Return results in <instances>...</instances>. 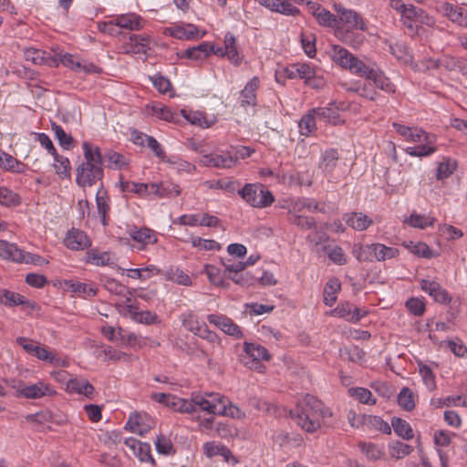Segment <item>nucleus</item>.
<instances>
[{"instance_id": "obj_1", "label": "nucleus", "mask_w": 467, "mask_h": 467, "mask_svg": "<svg viewBox=\"0 0 467 467\" xmlns=\"http://www.w3.org/2000/svg\"><path fill=\"white\" fill-rule=\"evenodd\" d=\"M291 418L304 431L313 433L322 427L330 426L333 413L321 400L306 394L298 400L295 410L290 411Z\"/></svg>"}, {"instance_id": "obj_2", "label": "nucleus", "mask_w": 467, "mask_h": 467, "mask_svg": "<svg viewBox=\"0 0 467 467\" xmlns=\"http://www.w3.org/2000/svg\"><path fill=\"white\" fill-rule=\"evenodd\" d=\"M335 10L338 15V24H344L347 27L337 26L336 36L345 44L358 47L364 41V36L360 34H355L354 30L366 31L367 25L362 16L352 9H347L340 5H335Z\"/></svg>"}, {"instance_id": "obj_3", "label": "nucleus", "mask_w": 467, "mask_h": 467, "mask_svg": "<svg viewBox=\"0 0 467 467\" xmlns=\"http://www.w3.org/2000/svg\"><path fill=\"white\" fill-rule=\"evenodd\" d=\"M190 402L192 406V412L199 408L213 415L227 416L234 419L244 416V413L237 406L219 393L206 392L203 395H196L190 400Z\"/></svg>"}, {"instance_id": "obj_4", "label": "nucleus", "mask_w": 467, "mask_h": 467, "mask_svg": "<svg viewBox=\"0 0 467 467\" xmlns=\"http://www.w3.org/2000/svg\"><path fill=\"white\" fill-rule=\"evenodd\" d=\"M392 126L407 141L422 143L418 146L406 148L405 152L408 155L421 158L436 152L437 147L434 145L436 142V135L430 134L418 127H409L396 122H394Z\"/></svg>"}, {"instance_id": "obj_5", "label": "nucleus", "mask_w": 467, "mask_h": 467, "mask_svg": "<svg viewBox=\"0 0 467 467\" xmlns=\"http://www.w3.org/2000/svg\"><path fill=\"white\" fill-rule=\"evenodd\" d=\"M329 57L333 62L351 73L365 78L367 80L370 78L376 67L365 64L345 47L335 45L332 47Z\"/></svg>"}, {"instance_id": "obj_6", "label": "nucleus", "mask_w": 467, "mask_h": 467, "mask_svg": "<svg viewBox=\"0 0 467 467\" xmlns=\"http://www.w3.org/2000/svg\"><path fill=\"white\" fill-rule=\"evenodd\" d=\"M52 51L53 60H49V67H57L59 64H62L78 74H100L102 71V69L95 64L82 62L72 54L63 52L58 48L53 49Z\"/></svg>"}, {"instance_id": "obj_7", "label": "nucleus", "mask_w": 467, "mask_h": 467, "mask_svg": "<svg viewBox=\"0 0 467 467\" xmlns=\"http://www.w3.org/2000/svg\"><path fill=\"white\" fill-rule=\"evenodd\" d=\"M238 194L246 203L254 208L268 207L275 201L271 192L260 183H246L238 190Z\"/></svg>"}, {"instance_id": "obj_8", "label": "nucleus", "mask_w": 467, "mask_h": 467, "mask_svg": "<svg viewBox=\"0 0 467 467\" xmlns=\"http://www.w3.org/2000/svg\"><path fill=\"white\" fill-rule=\"evenodd\" d=\"M182 326L190 332L207 340L212 344H220L221 340L218 335L211 331L206 323L201 320L197 315L192 311L185 312L181 316Z\"/></svg>"}, {"instance_id": "obj_9", "label": "nucleus", "mask_w": 467, "mask_h": 467, "mask_svg": "<svg viewBox=\"0 0 467 467\" xmlns=\"http://www.w3.org/2000/svg\"><path fill=\"white\" fill-rule=\"evenodd\" d=\"M201 163L207 167L217 169H231L234 168L237 161V153L233 150H216L208 154H204L201 158Z\"/></svg>"}, {"instance_id": "obj_10", "label": "nucleus", "mask_w": 467, "mask_h": 467, "mask_svg": "<svg viewBox=\"0 0 467 467\" xmlns=\"http://www.w3.org/2000/svg\"><path fill=\"white\" fill-rule=\"evenodd\" d=\"M18 397L30 400H36L45 396H53L56 394L53 387L44 381H38L35 384L26 385L22 381L13 385Z\"/></svg>"}, {"instance_id": "obj_11", "label": "nucleus", "mask_w": 467, "mask_h": 467, "mask_svg": "<svg viewBox=\"0 0 467 467\" xmlns=\"http://www.w3.org/2000/svg\"><path fill=\"white\" fill-rule=\"evenodd\" d=\"M103 178L102 167L99 164L81 163L77 168L76 182L82 188L91 187Z\"/></svg>"}, {"instance_id": "obj_12", "label": "nucleus", "mask_w": 467, "mask_h": 467, "mask_svg": "<svg viewBox=\"0 0 467 467\" xmlns=\"http://www.w3.org/2000/svg\"><path fill=\"white\" fill-rule=\"evenodd\" d=\"M150 38L148 35H132L130 39L120 47L123 54H143L146 55L150 49Z\"/></svg>"}, {"instance_id": "obj_13", "label": "nucleus", "mask_w": 467, "mask_h": 467, "mask_svg": "<svg viewBox=\"0 0 467 467\" xmlns=\"http://www.w3.org/2000/svg\"><path fill=\"white\" fill-rule=\"evenodd\" d=\"M207 320L210 324L215 326L229 336L235 338L243 337V332L240 327L226 316L211 314L207 316Z\"/></svg>"}, {"instance_id": "obj_14", "label": "nucleus", "mask_w": 467, "mask_h": 467, "mask_svg": "<svg viewBox=\"0 0 467 467\" xmlns=\"http://www.w3.org/2000/svg\"><path fill=\"white\" fill-rule=\"evenodd\" d=\"M244 350L246 354V357L251 358V361L244 360V365L252 368L254 365L255 368H261L262 366L258 364V361L265 360L268 361L271 358V355L268 350L262 345L256 343H248L245 342L244 345Z\"/></svg>"}, {"instance_id": "obj_15", "label": "nucleus", "mask_w": 467, "mask_h": 467, "mask_svg": "<svg viewBox=\"0 0 467 467\" xmlns=\"http://www.w3.org/2000/svg\"><path fill=\"white\" fill-rule=\"evenodd\" d=\"M114 26L133 31L141 29L143 22L138 15L132 13L118 16L114 20L105 25V30L112 32Z\"/></svg>"}, {"instance_id": "obj_16", "label": "nucleus", "mask_w": 467, "mask_h": 467, "mask_svg": "<svg viewBox=\"0 0 467 467\" xmlns=\"http://www.w3.org/2000/svg\"><path fill=\"white\" fill-rule=\"evenodd\" d=\"M260 5L265 6L271 11L285 15L296 16L299 13L297 7L290 3V0H255ZM296 4H302L305 0H293Z\"/></svg>"}, {"instance_id": "obj_17", "label": "nucleus", "mask_w": 467, "mask_h": 467, "mask_svg": "<svg viewBox=\"0 0 467 467\" xmlns=\"http://www.w3.org/2000/svg\"><path fill=\"white\" fill-rule=\"evenodd\" d=\"M420 288L431 296L436 302L441 304H449L451 297L448 292L436 281L421 279Z\"/></svg>"}, {"instance_id": "obj_18", "label": "nucleus", "mask_w": 467, "mask_h": 467, "mask_svg": "<svg viewBox=\"0 0 467 467\" xmlns=\"http://www.w3.org/2000/svg\"><path fill=\"white\" fill-rule=\"evenodd\" d=\"M124 444L132 451V453L141 462H150L155 465V460L150 452V445L146 442H141L135 438H127Z\"/></svg>"}, {"instance_id": "obj_19", "label": "nucleus", "mask_w": 467, "mask_h": 467, "mask_svg": "<svg viewBox=\"0 0 467 467\" xmlns=\"http://www.w3.org/2000/svg\"><path fill=\"white\" fill-rule=\"evenodd\" d=\"M443 15L452 23L460 26L467 27V9L454 5L451 3H443L441 6Z\"/></svg>"}, {"instance_id": "obj_20", "label": "nucleus", "mask_w": 467, "mask_h": 467, "mask_svg": "<svg viewBox=\"0 0 467 467\" xmlns=\"http://www.w3.org/2000/svg\"><path fill=\"white\" fill-rule=\"evenodd\" d=\"M65 245L71 250H84L90 246V240L88 235L78 229L68 231L65 240Z\"/></svg>"}, {"instance_id": "obj_21", "label": "nucleus", "mask_w": 467, "mask_h": 467, "mask_svg": "<svg viewBox=\"0 0 467 467\" xmlns=\"http://www.w3.org/2000/svg\"><path fill=\"white\" fill-rule=\"evenodd\" d=\"M316 74V69L309 64L306 63H296L292 64L285 69V75L288 78H300L304 79L305 83L309 79L313 78Z\"/></svg>"}, {"instance_id": "obj_22", "label": "nucleus", "mask_w": 467, "mask_h": 467, "mask_svg": "<svg viewBox=\"0 0 467 467\" xmlns=\"http://www.w3.org/2000/svg\"><path fill=\"white\" fill-rule=\"evenodd\" d=\"M197 27L192 24L173 25L163 29L165 36H170L177 39H192L197 35Z\"/></svg>"}, {"instance_id": "obj_23", "label": "nucleus", "mask_w": 467, "mask_h": 467, "mask_svg": "<svg viewBox=\"0 0 467 467\" xmlns=\"http://www.w3.org/2000/svg\"><path fill=\"white\" fill-rule=\"evenodd\" d=\"M0 301L8 306H24L31 309L36 306L34 302L26 299L24 296L6 289L0 290Z\"/></svg>"}, {"instance_id": "obj_24", "label": "nucleus", "mask_w": 467, "mask_h": 467, "mask_svg": "<svg viewBox=\"0 0 467 467\" xmlns=\"http://www.w3.org/2000/svg\"><path fill=\"white\" fill-rule=\"evenodd\" d=\"M66 390L69 393H78L91 399L94 396V387L85 379L73 378L67 383Z\"/></svg>"}, {"instance_id": "obj_25", "label": "nucleus", "mask_w": 467, "mask_h": 467, "mask_svg": "<svg viewBox=\"0 0 467 467\" xmlns=\"http://www.w3.org/2000/svg\"><path fill=\"white\" fill-rule=\"evenodd\" d=\"M128 234L133 241L141 244L143 246L153 244L157 242L154 232L146 227L139 228L137 226H131L129 228Z\"/></svg>"}, {"instance_id": "obj_26", "label": "nucleus", "mask_w": 467, "mask_h": 467, "mask_svg": "<svg viewBox=\"0 0 467 467\" xmlns=\"http://www.w3.org/2000/svg\"><path fill=\"white\" fill-rule=\"evenodd\" d=\"M260 80L254 77L241 91V106H254L256 103V90L259 88Z\"/></svg>"}, {"instance_id": "obj_27", "label": "nucleus", "mask_w": 467, "mask_h": 467, "mask_svg": "<svg viewBox=\"0 0 467 467\" xmlns=\"http://www.w3.org/2000/svg\"><path fill=\"white\" fill-rule=\"evenodd\" d=\"M441 67L449 71H458L462 75H467V61L462 57H456L445 55L440 58Z\"/></svg>"}, {"instance_id": "obj_28", "label": "nucleus", "mask_w": 467, "mask_h": 467, "mask_svg": "<svg viewBox=\"0 0 467 467\" xmlns=\"http://www.w3.org/2000/svg\"><path fill=\"white\" fill-rule=\"evenodd\" d=\"M346 223L356 231H365L372 223L373 221L363 213H352L345 215Z\"/></svg>"}, {"instance_id": "obj_29", "label": "nucleus", "mask_w": 467, "mask_h": 467, "mask_svg": "<svg viewBox=\"0 0 467 467\" xmlns=\"http://www.w3.org/2000/svg\"><path fill=\"white\" fill-rule=\"evenodd\" d=\"M0 168L11 172L24 173L26 171V165L1 150Z\"/></svg>"}, {"instance_id": "obj_30", "label": "nucleus", "mask_w": 467, "mask_h": 467, "mask_svg": "<svg viewBox=\"0 0 467 467\" xmlns=\"http://www.w3.org/2000/svg\"><path fill=\"white\" fill-rule=\"evenodd\" d=\"M339 159L337 150L334 149L327 150L321 156L319 169L326 174L329 175L336 168Z\"/></svg>"}, {"instance_id": "obj_31", "label": "nucleus", "mask_w": 467, "mask_h": 467, "mask_svg": "<svg viewBox=\"0 0 467 467\" xmlns=\"http://www.w3.org/2000/svg\"><path fill=\"white\" fill-rule=\"evenodd\" d=\"M400 251L395 247L387 246L383 244H373V258L374 261H386L395 258L399 255Z\"/></svg>"}, {"instance_id": "obj_32", "label": "nucleus", "mask_w": 467, "mask_h": 467, "mask_svg": "<svg viewBox=\"0 0 467 467\" xmlns=\"http://www.w3.org/2000/svg\"><path fill=\"white\" fill-rule=\"evenodd\" d=\"M368 80H372L377 88L387 93H394L396 91L395 85L378 67L375 68Z\"/></svg>"}, {"instance_id": "obj_33", "label": "nucleus", "mask_w": 467, "mask_h": 467, "mask_svg": "<svg viewBox=\"0 0 467 467\" xmlns=\"http://www.w3.org/2000/svg\"><path fill=\"white\" fill-rule=\"evenodd\" d=\"M389 454L392 459L401 460L413 451V447L400 441H393L388 445Z\"/></svg>"}, {"instance_id": "obj_34", "label": "nucleus", "mask_w": 467, "mask_h": 467, "mask_svg": "<svg viewBox=\"0 0 467 467\" xmlns=\"http://www.w3.org/2000/svg\"><path fill=\"white\" fill-rule=\"evenodd\" d=\"M287 216L288 221L291 223L300 227L301 229H316V221L313 217L301 215L300 212H293L291 209H288Z\"/></svg>"}, {"instance_id": "obj_35", "label": "nucleus", "mask_w": 467, "mask_h": 467, "mask_svg": "<svg viewBox=\"0 0 467 467\" xmlns=\"http://www.w3.org/2000/svg\"><path fill=\"white\" fill-rule=\"evenodd\" d=\"M163 275L167 280L178 285L185 286H191L192 285L191 277L179 267L171 266Z\"/></svg>"}, {"instance_id": "obj_36", "label": "nucleus", "mask_w": 467, "mask_h": 467, "mask_svg": "<svg viewBox=\"0 0 467 467\" xmlns=\"http://www.w3.org/2000/svg\"><path fill=\"white\" fill-rule=\"evenodd\" d=\"M224 49L228 59L234 65L239 66L241 64L242 57L237 51L235 37L231 33H226L224 36Z\"/></svg>"}, {"instance_id": "obj_37", "label": "nucleus", "mask_w": 467, "mask_h": 467, "mask_svg": "<svg viewBox=\"0 0 467 467\" xmlns=\"http://www.w3.org/2000/svg\"><path fill=\"white\" fill-rule=\"evenodd\" d=\"M288 209L293 210V212L300 213H302L304 210H307L311 213L323 212V209L320 208L319 203L316 200L310 198L295 200L291 202Z\"/></svg>"}, {"instance_id": "obj_38", "label": "nucleus", "mask_w": 467, "mask_h": 467, "mask_svg": "<svg viewBox=\"0 0 467 467\" xmlns=\"http://www.w3.org/2000/svg\"><path fill=\"white\" fill-rule=\"evenodd\" d=\"M26 60L31 61L36 65H47L49 66V60H53V55L47 54V52L36 49L27 48L24 52Z\"/></svg>"}, {"instance_id": "obj_39", "label": "nucleus", "mask_w": 467, "mask_h": 467, "mask_svg": "<svg viewBox=\"0 0 467 467\" xmlns=\"http://www.w3.org/2000/svg\"><path fill=\"white\" fill-rule=\"evenodd\" d=\"M341 288V284L338 279L332 278L327 281L324 288V303L331 306L337 298V293Z\"/></svg>"}, {"instance_id": "obj_40", "label": "nucleus", "mask_w": 467, "mask_h": 467, "mask_svg": "<svg viewBox=\"0 0 467 467\" xmlns=\"http://www.w3.org/2000/svg\"><path fill=\"white\" fill-rule=\"evenodd\" d=\"M82 148L85 157V161L83 163L102 165V156L98 146H95L88 141H84Z\"/></svg>"}, {"instance_id": "obj_41", "label": "nucleus", "mask_w": 467, "mask_h": 467, "mask_svg": "<svg viewBox=\"0 0 467 467\" xmlns=\"http://www.w3.org/2000/svg\"><path fill=\"white\" fill-rule=\"evenodd\" d=\"M316 117V112H313V109L302 116L298 122L301 135L308 137L317 130Z\"/></svg>"}, {"instance_id": "obj_42", "label": "nucleus", "mask_w": 467, "mask_h": 467, "mask_svg": "<svg viewBox=\"0 0 467 467\" xmlns=\"http://www.w3.org/2000/svg\"><path fill=\"white\" fill-rule=\"evenodd\" d=\"M435 222L436 219L432 216L420 215L416 213H412L409 217L404 219V223L419 229H425L427 227L432 226Z\"/></svg>"}, {"instance_id": "obj_43", "label": "nucleus", "mask_w": 467, "mask_h": 467, "mask_svg": "<svg viewBox=\"0 0 467 467\" xmlns=\"http://www.w3.org/2000/svg\"><path fill=\"white\" fill-rule=\"evenodd\" d=\"M394 432L400 438L410 441L414 437L413 430L410 423L400 418H393L391 426Z\"/></svg>"}, {"instance_id": "obj_44", "label": "nucleus", "mask_w": 467, "mask_h": 467, "mask_svg": "<svg viewBox=\"0 0 467 467\" xmlns=\"http://www.w3.org/2000/svg\"><path fill=\"white\" fill-rule=\"evenodd\" d=\"M96 203L98 213L101 218V223L103 225L108 224V214L110 211L109 198L106 195V192L99 189L96 194Z\"/></svg>"}, {"instance_id": "obj_45", "label": "nucleus", "mask_w": 467, "mask_h": 467, "mask_svg": "<svg viewBox=\"0 0 467 467\" xmlns=\"http://www.w3.org/2000/svg\"><path fill=\"white\" fill-rule=\"evenodd\" d=\"M22 250L16 244L0 240V257L17 263Z\"/></svg>"}, {"instance_id": "obj_46", "label": "nucleus", "mask_w": 467, "mask_h": 467, "mask_svg": "<svg viewBox=\"0 0 467 467\" xmlns=\"http://www.w3.org/2000/svg\"><path fill=\"white\" fill-rule=\"evenodd\" d=\"M66 285L71 292L83 297H92L97 295V288L91 284L68 281L66 282Z\"/></svg>"}, {"instance_id": "obj_47", "label": "nucleus", "mask_w": 467, "mask_h": 467, "mask_svg": "<svg viewBox=\"0 0 467 467\" xmlns=\"http://www.w3.org/2000/svg\"><path fill=\"white\" fill-rule=\"evenodd\" d=\"M403 246L407 248L413 254L423 257V258H431L436 254L432 253L428 244L421 242L414 243L412 241L404 242Z\"/></svg>"}, {"instance_id": "obj_48", "label": "nucleus", "mask_w": 467, "mask_h": 467, "mask_svg": "<svg viewBox=\"0 0 467 467\" xmlns=\"http://www.w3.org/2000/svg\"><path fill=\"white\" fill-rule=\"evenodd\" d=\"M365 428L369 431H379L385 434L391 433L390 425L379 416L368 415L365 419Z\"/></svg>"}, {"instance_id": "obj_49", "label": "nucleus", "mask_w": 467, "mask_h": 467, "mask_svg": "<svg viewBox=\"0 0 467 467\" xmlns=\"http://www.w3.org/2000/svg\"><path fill=\"white\" fill-rule=\"evenodd\" d=\"M211 54V45L207 42H202L196 47H192L184 51L183 56L193 60H200L206 58Z\"/></svg>"}, {"instance_id": "obj_50", "label": "nucleus", "mask_w": 467, "mask_h": 467, "mask_svg": "<svg viewBox=\"0 0 467 467\" xmlns=\"http://www.w3.org/2000/svg\"><path fill=\"white\" fill-rule=\"evenodd\" d=\"M358 447L365 456L370 461H378L384 456L383 448L372 442H359Z\"/></svg>"}, {"instance_id": "obj_51", "label": "nucleus", "mask_w": 467, "mask_h": 467, "mask_svg": "<svg viewBox=\"0 0 467 467\" xmlns=\"http://www.w3.org/2000/svg\"><path fill=\"white\" fill-rule=\"evenodd\" d=\"M120 188L124 192H133L140 196L150 195V183H138L121 180Z\"/></svg>"}, {"instance_id": "obj_52", "label": "nucleus", "mask_w": 467, "mask_h": 467, "mask_svg": "<svg viewBox=\"0 0 467 467\" xmlns=\"http://www.w3.org/2000/svg\"><path fill=\"white\" fill-rule=\"evenodd\" d=\"M144 420H149L148 416L146 414L145 415H140V414L131 415L129 418V420L126 424V428H129V430L134 433L143 435L150 428V425H148L147 427H144L142 425V422Z\"/></svg>"}, {"instance_id": "obj_53", "label": "nucleus", "mask_w": 467, "mask_h": 467, "mask_svg": "<svg viewBox=\"0 0 467 467\" xmlns=\"http://www.w3.org/2000/svg\"><path fill=\"white\" fill-rule=\"evenodd\" d=\"M105 161L108 167L115 170H121L129 165V160L122 154L116 151H109L105 154Z\"/></svg>"}, {"instance_id": "obj_54", "label": "nucleus", "mask_w": 467, "mask_h": 467, "mask_svg": "<svg viewBox=\"0 0 467 467\" xmlns=\"http://www.w3.org/2000/svg\"><path fill=\"white\" fill-rule=\"evenodd\" d=\"M352 254L359 262H372L373 258V244L362 245L356 244L353 245Z\"/></svg>"}, {"instance_id": "obj_55", "label": "nucleus", "mask_w": 467, "mask_h": 467, "mask_svg": "<svg viewBox=\"0 0 467 467\" xmlns=\"http://www.w3.org/2000/svg\"><path fill=\"white\" fill-rule=\"evenodd\" d=\"M398 404L407 411H410L415 408V398L410 389L407 387L401 389L398 395Z\"/></svg>"}, {"instance_id": "obj_56", "label": "nucleus", "mask_w": 467, "mask_h": 467, "mask_svg": "<svg viewBox=\"0 0 467 467\" xmlns=\"http://www.w3.org/2000/svg\"><path fill=\"white\" fill-rule=\"evenodd\" d=\"M420 16H422V9L417 8L412 5H408L401 14L403 23L409 28L413 27V24L418 22Z\"/></svg>"}, {"instance_id": "obj_57", "label": "nucleus", "mask_w": 467, "mask_h": 467, "mask_svg": "<svg viewBox=\"0 0 467 467\" xmlns=\"http://www.w3.org/2000/svg\"><path fill=\"white\" fill-rule=\"evenodd\" d=\"M167 407L181 413H192V406L190 400H184L173 395L171 400H169Z\"/></svg>"}, {"instance_id": "obj_58", "label": "nucleus", "mask_w": 467, "mask_h": 467, "mask_svg": "<svg viewBox=\"0 0 467 467\" xmlns=\"http://www.w3.org/2000/svg\"><path fill=\"white\" fill-rule=\"evenodd\" d=\"M54 157V168L56 170V173L62 178L67 177L70 174V161L67 157L60 156L57 153L53 155Z\"/></svg>"}, {"instance_id": "obj_59", "label": "nucleus", "mask_w": 467, "mask_h": 467, "mask_svg": "<svg viewBox=\"0 0 467 467\" xmlns=\"http://www.w3.org/2000/svg\"><path fill=\"white\" fill-rule=\"evenodd\" d=\"M51 130L55 133V136H56L57 140H58L59 144L64 149L68 150L72 147V144H73L72 137L69 134L66 133L60 125H57V123L52 122Z\"/></svg>"}, {"instance_id": "obj_60", "label": "nucleus", "mask_w": 467, "mask_h": 467, "mask_svg": "<svg viewBox=\"0 0 467 467\" xmlns=\"http://www.w3.org/2000/svg\"><path fill=\"white\" fill-rule=\"evenodd\" d=\"M348 393L351 397L358 400L363 404H375L376 400L372 399V393L370 390L365 388H351L348 389Z\"/></svg>"}, {"instance_id": "obj_61", "label": "nucleus", "mask_w": 467, "mask_h": 467, "mask_svg": "<svg viewBox=\"0 0 467 467\" xmlns=\"http://www.w3.org/2000/svg\"><path fill=\"white\" fill-rule=\"evenodd\" d=\"M456 169V162L449 158L440 162L437 168L436 177L438 180H444L450 177Z\"/></svg>"}, {"instance_id": "obj_62", "label": "nucleus", "mask_w": 467, "mask_h": 467, "mask_svg": "<svg viewBox=\"0 0 467 467\" xmlns=\"http://www.w3.org/2000/svg\"><path fill=\"white\" fill-rule=\"evenodd\" d=\"M227 278L243 286L254 285L257 282V276L244 271L239 274L228 275Z\"/></svg>"}, {"instance_id": "obj_63", "label": "nucleus", "mask_w": 467, "mask_h": 467, "mask_svg": "<svg viewBox=\"0 0 467 467\" xmlns=\"http://www.w3.org/2000/svg\"><path fill=\"white\" fill-rule=\"evenodd\" d=\"M191 244L193 247L204 251H219L221 249V244L218 242L210 239H202L198 236L192 237Z\"/></svg>"}, {"instance_id": "obj_64", "label": "nucleus", "mask_w": 467, "mask_h": 467, "mask_svg": "<svg viewBox=\"0 0 467 467\" xmlns=\"http://www.w3.org/2000/svg\"><path fill=\"white\" fill-rule=\"evenodd\" d=\"M419 372L423 379V382L425 386L430 389L432 390L436 388V382H435V376L431 370V368L428 366L423 364L422 362H419Z\"/></svg>"}]
</instances>
